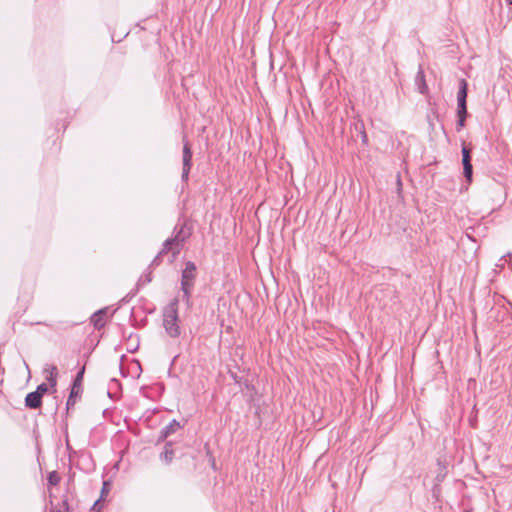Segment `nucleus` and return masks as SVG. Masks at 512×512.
Returning a JSON list of instances; mask_svg holds the SVG:
<instances>
[{"instance_id":"obj_15","label":"nucleus","mask_w":512,"mask_h":512,"mask_svg":"<svg viewBox=\"0 0 512 512\" xmlns=\"http://www.w3.org/2000/svg\"><path fill=\"white\" fill-rule=\"evenodd\" d=\"M48 391V385L45 384V383H42L40 384L37 389H36V393H39V395H41V397L43 396L44 393H46Z\"/></svg>"},{"instance_id":"obj_7","label":"nucleus","mask_w":512,"mask_h":512,"mask_svg":"<svg viewBox=\"0 0 512 512\" xmlns=\"http://www.w3.org/2000/svg\"><path fill=\"white\" fill-rule=\"evenodd\" d=\"M42 404V398H41V395H39V393H36L35 391L34 392H31L29 394H27L26 398H25V405L31 409H37L41 406Z\"/></svg>"},{"instance_id":"obj_1","label":"nucleus","mask_w":512,"mask_h":512,"mask_svg":"<svg viewBox=\"0 0 512 512\" xmlns=\"http://www.w3.org/2000/svg\"><path fill=\"white\" fill-rule=\"evenodd\" d=\"M163 325L170 337L176 338L180 335L178 325V299L172 300L164 309Z\"/></svg>"},{"instance_id":"obj_5","label":"nucleus","mask_w":512,"mask_h":512,"mask_svg":"<svg viewBox=\"0 0 512 512\" xmlns=\"http://www.w3.org/2000/svg\"><path fill=\"white\" fill-rule=\"evenodd\" d=\"M191 162H192V151L190 149V146L188 142L184 143L183 147V169H182V179L187 180L188 175L191 169Z\"/></svg>"},{"instance_id":"obj_17","label":"nucleus","mask_w":512,"mask_h":512,"mask_svg":"<svg viewBox=\"0 0 512 512\" xmlns=\"http://www.w3.org/2000/svg\"><path fill=\"white\" fill-rule=\"evenodd\" d=\"M507 2V4L511 5L512 4V0H505Z\"/></svg>"},{"instance_id":"obj_4","label":"nucleus","mask_w":512,"mask_h":512,"mask_svg":"<svg viewBox=\"0 0 512 512\" xmlns=\"http://www.w3.org/2000/svg\"><path fill=\"white\" fill-rule=\"evenodd\" d=\"M184 242V237L181 236V231L174 237L167 239L164 244L163 248L160 251L159 255H162L167 252H171L173 257L178 255L182 249V245Z\"/></svg>"},{"instance_id":"obj_9","label":"nucleus","mask_w":512,"mask_h":512,"mask_svg":"<svg viewBox=\"0 0 512 512\" xmlns=\"http://www.w3.org/2000/svg\"><path fill=\"white\" fill-rule=\"evenodd\" d=\"M85 368L83 367L77 374V376L74 379L71 392L72 396H79L82 392V381H83V375H84Z\"/></svg>"},{"instance_id":"obj_11","label":"nucleus","mask_w":512,"mask_h":512,"mask_svg":"<svg viewBox=\"0 0 512 512\" xmlns=\"http://www.w3.org/2000/svg\"><path fill=\"white\" fill-rule=\"evenodd\" d=\"M180 429V424L176 420H173L170 422L162 431H161V437L166 438L169 435L175 433Z\"/></svg>"},{"instance_id":"obj_12","label":"nucleus","mask_w":512,"mask_h":512,"mask_svg":"<svg viewBox=\"0 0 512 512\" xmlns=\"http://www.w3.org/2000/svg\"><path fill=\"white\" fill-rule=\"evenodd\" d=\"M173 455H174V452L171 447V444L167 443L165 445L164 451L160 455V458L163 462H165L166 464H169V463H171V461L173 459Z\"/></svg>"},{"instance_id":"obj_14","label":"nucleus","mask_w":512,"mask_h":512,"mask_svg":"<svg viewBox=\"0 0 512 512\" xmlns=\"http://www.w3.org/2000/svg\"><path fill=\"white\" fill-rule=\"evenodd\" d=\"M417 78H418V79H420V81H421V85L419 86V91H420V93H422V94H423V93H425V91H426V89H427V86H426V84H425V82H424V75H423V72H422V71H420V72L418 73Z\"/></svg>"},{"instance_id":"obj_8","label":"nucleus","mask_w":512,"mask_h":512,"mask_svg":"<svg viewBox=\"0 0 512 512\" xmlns=\"http://www.w3.org/2000/svg\"><path fill=\"white\" fill-rule=\"evenodd\" d=\"M44 373L46 374V380L49 382L50 386L55 388L58 375L57 367L54 365H46L44 368Z\"/></svg>"},{"instance_id":"obj_16","label":"nucleus","mask_w":512,"mask_h":512,"mask_svg":"<svg viewBox=\"0 0 512 512\" xmlns=\"http://www.w3.org/2000/svg\"><path fill=\"white\" fill-rule=\"evenodd\" d=\"M75 397L76 396H72V392H70V395H69V398L67 400V408L69 409L70 407L74 406L75 404Z\"/></svg>"},{"instance_id":"obj_6","label":"nucleus","mask_w":512,"mask_h":512,"mask_svg":"<svg viewBox=\"0 0 512 512\" xmlns=\"http://www.w3.org/2000/svg\"><path fill=\"white\" fill-rule=\"evenodd\" d=\"M462 164L464 170V176L468 182L472 180V164H471V156L470 149L466 146L462 147Z\"/></svg>"},{"instance_id":"obj_3","label":"nucleus","mask_w":512,"mask_h":512,"mask_svg":"<svg viewBox=\"0 0 512 512\" xmlns=\"http://www.w3.org/2000/svg\"><path fill=\"white\" fill-rule=\"evenodd\" d=\"M466 98H467V82L462 79L460 81L459 90L457 93V101H458V130L463 128L465 125V118L467 115V108H466Z\"/></svg>"},{"instance_id":"obj_10","label":"nucleus","mask_w":512,"mask_h":512,"mask_svg":"<svg viewBox=\"0 0 512 512\" xmlns=\"http://www.w3.org/2000/svg\"><path fill=\"white\" fill-rule=\"evenodd\" d=\"M105 315H106L105 309L99 310L92 315L91 321L96 328L99 329L105 325V320H104Z\"/></svg>"},{"instance_id":"obj_2","label":"nucleus","mask_w":512,"mask_h":512,"mask_svg":"<svg viewBox=\"0 0 512 512\" xmlns=\"http://www.w3.org/2000/svg\"><path fill=\"white\" fill-rule=\"evenodd\" d=\"M196 277V266L192 262H187L185 269L182 272L181 278V290L183 292V298L189 303L191 289L194 285Z\"/></svg>"},{"instance_id":"obj_13","label":"nucleus","mask_w":512,"mask_h":512,"mask_svg":"<svg viewBox=\"0 0 512 512\" xmlns=\"http://www.w3.org/2000/svg\"><path fill=\"white\" fill-rule=\"evenodd\" d=\"M60 481V476L57 472L53 471L48 475V482L50 485H57Z\"/></svg>"}]
</instances>
